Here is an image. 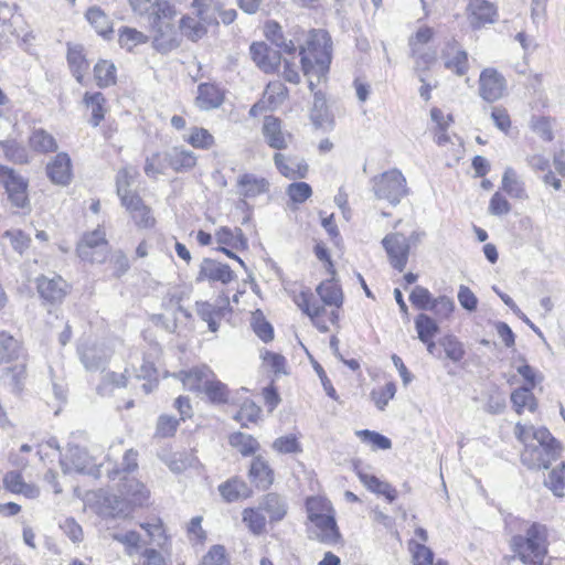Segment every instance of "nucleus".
Segmentation results:
<instances>
[{
  "label": "nucleus",
  "mask_w": 565,
  "mask_h": 565,
  "mask_svg": "<svg viewBox=\"0 0 565 565\" xmlns=\"http://www.w3.org/2000/svg\"><path fill=\"white\" fill-rule=\"evenodd\" d=\"M515 435L524 445L521 461L529 469H548L559 459L562 448L546 428L516 424Z\"/></svg>",
  "instance_id": "1"
},
{
  "label": "nucleus",
  "mask_w": 565,
  "mask_h": 565,
  "mask_svg": "<svg viewBox=\"0 0 565 565\" xmlns=\"http://www.w3.org/2000/svg\"><path fill=\"white\" fill-rule=\"evenodd\" d=\"M300 54L302 72L308 77L309 89L313 92L328 73L331 63V39L328 32L312 30L307 46L301 49Z\"/></svg>",
  "instance_id": "2"
},
{
  "label": "nucleus",
  "mask_w": 565,
  "mask_h": 565,
  "mask_svg": "<svg viewBox=\"0 0 565 565\" xmlns=\"http://www.w3.org/2000/svg\"><path fill=\"white\" fill-rule=\"evenodd\" d=\"M548 529L540 522H526L522 533L512 536L511 550L525 565H543L548 552Z\"/></svg>",
  "instance_id": "3"
},
{
  "label": "nucleus",
  "mask_w": 565,
  "mask_h": 565,
  "mask_svg": "<svg viewBox=\"0 0 565 565\" xmlns=\"http://www.w3.org/2000/svg\"><path fill=\"white\" fill-rule=\"evenodd\" d=\"M0 377L20 390L25 379V361L19 342L6 332L0 333Z\"/></svg>",
  "instance_id": "4"
},
{
  "label": "nucleus",
  "mask_w": 565,
  "mask_h": 565,
  "mask_svg": "<svg viewBox=\"0 0 565 565\" xmlns=\"http://www.w3.org/2000/svg\"><path fill=\"white\" fill-rule=\"evenodd\" d=\"M373 190L377 199L395 205L407 193L406 180L401 171L393 169L373 179Z\"/></svg>",
  "instance_id": "5"
},
{
  "label": "nucleus",
  "mask_w": 565,
  "mask_h": 565,
  "mask_svg": "<svg viewBox=\"0 0 565 565\" xmlns=\"http://www.w3.org/2000/svg\"><path fill=\"white\" fill-rule=\"evenodd\" d=\"M105 236V231L100 227L85 234L77 246L78 256L89 263H104L108 253Z\"/></svg>",
  "instance_id": "6"
},
{
  "label": "nucleus",
  "mask_w": 565,
  "mask_h": 565,
  "mask_svg": "<svg viewBox=\"0 0 565 565\" xmlns=\"http://www.w3.org/2000/svg\"><path fill=\"white\" fill-rule=\"evenodd\" d=\"M382 245L392 267L403 271L407 265L411 249L407 237L398 232L390 233L382 239Z\"/></svg>",
  "instance_id": "7"
},
{
  "label": "nucleus",
  "mask_w": 565,
  "mask_h": 565,
  "mask_svg": "<svg viewBox=\"0 0 565 565\" xmlns=\"http://www.w3.org/2000/svg\"><path fill=\"white\" fill-rule=\"evenodd\" d=\"M307 533L310 540H316L326 545H334L341 540L335 514L308 520Z\"/></svg>",
  "instance_id": "8"
},
{
  "label": "nucleus",
  "mask_w": 565,
  "mask_h": 565,
  "mask_svg": "<svg viewBox=\"0 0 565 565\" xmlns=\"http://www.w3.org/2000/svg\"><path fill=\"white\" fill-rule=\"evenodd\" d=\"M0 179L12 204L17 207H25L29 204L26 181L22 177L18 175L12 169L2 164H0Z\"/></svg>",
  "instance_id": "9"
},
{
  "label": "nucleus",
  "mask_w": 565,
  "mask_h": 565,
  "mask_svg": "<svg viewBox=\"0 0 565 565\" xmlns=\"http://www.w3.org/2000/svg\"><path fill=\"white\" fill-rule=\"evenodd\" d=\"M60 462L64 473H93L96 467L94 458L78 446H70Z\"/></svg>",
  "instance_id": "10"
},
{
  "label": "nucleus",
  "mask_w": 565,
  "mask_h": 565,
  "mask_svg": "<svg viewBox=\"0 0 565 565\" xmlns=\"http://www.w3.org/2000/svg\"><path fill=\"white\" fill-rule=\"evenodd\" d=\"M505 92V79L495 68H486L479 77V94L486 102L500 99Z\"/></svg>",
  "instance_id": "11"
},
{
  "label": "nucleus",
  "mask_w": 565,
  "mask_h": 565,
  "mask_svg": "<svg viewBox=\"0 0 565 565\" xmlns=\"http://www.w3.org/2000/svg\"><path fill=\"white\" fill-rule=\"evenodd\" d=\"M198 316L207 323L211 332L218 330V321L231 311L230 300L227 297L221 298L215 305L207 301H198L195 303Z\"/></svg>",
  "instance_id": "12"
},
{
  "label": "nucleus",
  "mask_w": 565,
  "mask_h": 565,
  "mask_svg": "<svg viewBox=\"0 0 565 565\" xmlns=\"http://www.w3.org/2000/svg\"><path fill=\"white\" fill-rule=\"evenodd\" d=\"M294 301L297 307L310 318L311 322L319 331L327 332L329 330L328 326L320 319L326 309L313 299V295L309 289L296 295Z\"/></svg>",
  "instance_id": "13"
},
{
  "label": "nucleus",
  "mask_w": 565,
  "mask_h": 565,
  "mask_svg": "<svg viewBox=\"0 0 565 565\" xmlns=\"http://www.w3.org/2000/svg\"><path fill=\"white\" fill-rule=\"evenodd\" d=\"M269 181L254 173H243L237 178V194L244 200H252L269 191Z\"/></svg>",
  "instance_id": "14"
},
{
  "label": "nucleus",
  "mask_w": 565,
  "mask_h": 565,
  "mask_svg": "<svg viewBox=\"0 0 565 565\" xmlns=\"http://www.w3.org/2000/svg\"><path fill=\"white\" fill-rule=\"evenodd\" d=\"M262 132L267 145L277 150L286 149L291 140V135L282 130L280 119L274 116L264 118Z\"/></svg>",
  "instance_id": "15"
},
{
  "label": "nucleus",
  "mask_w": 565,
  "mask_h": 565,
  "mask_svg": "<svg viewBox=\"0 0 565 565\" xmlns=\"http://www.w3.org/2000/svg\"><path fill=\"white\" fill-rule=\"evenodd\" d=\"M67 282L58 275L52 278L40 276L36 279V288L40 296L49 302H60L67 294Z\"/></svg>",
  "instance_id": "16"
},
{
  "label": "nucleus",
  "mask_w": 565,
  "mask_h": 565,
  "mask_svg": "<svg viewBox=\"0 0 565 565\" xmlns=\"http://www.w3.org/2000/svg\"><path fill=\"white\" fill-rule=\"evenodd\" d=\"M234 279V273L228 265L220 262L204 258L200 265V271L196 277V281H221L222 284H228Z\"/></svg>",
  "instance_id": "17"
},
{
  "label": "nucleus",
  "mask_w": 565,
  "mask_h": 565,
  "mask_svg": "<svg viewBox=\"0 0 565 565\" xmlns=\"http://www.w3.org/2000/svg\"><path fill=\"white\" fill-rule=\"evenodd\" d=\"M250 55L256 65L266 73L275 72L280 63L279 52L263 42L250 45Z\"/></svg>",
  "instance_id": "18"
},
{
  "label": "nucleus",
  "mask_w": 565,
  "mask_h": 565,
  "mask_svg": "<svg viewBox=\"0 0 565 565\" xmlns=\"http://www.w3.org/2000/svg\"><path fill=\"white\" fill-rule=\"evenodd\" d=\"M97 513L104 518L126 516L131 508L126 499L113 493L103 494L97 502Z\"/></svg>",
  "instance_id": "19"
},
{
  "label": "nucleus",
  "mask_w": 565,
  "mask_h": 565,
  "mask_svg": "<svg viewBox=\"0 0 565 565\" xmlns=\"http://www.w3.org/2000/svg\"><path fill=\"white\" fill-rule=\"evenodd\" d=\"M46 173L55 184L66 185L72 179L71 158L65 152H60L46 166Z\"/></svg>",
  "instance_id": "20"
},
{
  "label": "nucleus",
  "mask_w": 565,
  "mask_h": 565,
  "mask_svg": "<svg viewBox=\"0 0 565 565\" xmlns=\"http://www.w3.org/2000/svg\"><path fill=\"white\" fill-rule=\"evenodd\" d=\"M79 358L88 371L99 370L110 356L109 350L103 344L83 345L78 349Z\"/></svg>",
  "instance_id": "21"
},
{
  "label": "nucleus",
  "mask_w": 565,
  "mask_h": 565,
  "mask_svg": "<svg viewBox=\"0 0 565 565\" xmlns=\"http://www.w3.org/2000/svg\"><path fill=\"white\" fill-rule=\"evenodd\" d=\"M121 205L129 212L138 227L148 228L154 225L156 220L151 213V209L143 203L139 195L128 201L126 200Z\"/></svg>",
  "instance_id": "22"
},
{
  "label": "nucleus",
  "mask_w": 565,
  "mask_h": 565,
  "mask_svg": "<svg viewBox=\"0 0 565 565\" xmlns=\"http://www.w3.org/2000/svg\"><path fill=\"white\" fill-rule=\"evenodd\" d=\"M214 376V372L207 365L193 367L189 371H182L178 377L183 385L190 391L204 390L206 382Z\"/></svg>",
  "instance_id": "23"
},
{
  "label": "nucleus",
  "mask_w": 565,
  "mask_h": 565,
  "mask_svg": "<svg viewBox=\"0 0 565 565\" xmlns=\"http://www.w3.org/2000/svg\"><path fill=\"white\" fill-rule=\"evenodd\" d=\"M138 174V170L131 166L124 167L117 172L116 192L121 203L126 202V200L128 201L129 199L139 195L138 193L132 192L130 189L135 183Z\"/></svg>",
  "instance_id": "24"
},
{
  "label": "nucleus",
  "mask_w": 565,
  "mask_h": 565,
  "mask_svg": "<svg viewBox=\"0 0 565 565\" xmlns=\"http://www.w3.org/2000/svg\"><path fill=\"white\" fill-rule=\"evenodd\" d=\"M168 152L169 168L175 172H184L193 169L198 158L195 153L183 147H173Z\"/></svg>",
  "instance_id": "25"
},
{
  "label": "nucleus",
  "mask_w": 565,
  "mask_h": 565,
  "mask_svg": "<svg viewBox=\"0 0 565 565\" xmlns=\"http://www.w3.org/2000/svg\"><path fill=\"white\" fill-rule=\"evenodd\" d=\"M224 99L223 93L213 84H201L198 88L195 98L196 106L202 110H210L222 105Z\"/></svg>",
  "instance_id": "26"
},
{
  "label": "nucleus",
  "mask_w": 565,
  "mask_h": 565,
  "mask_svg": "<svg viewBox=\"0 0 565 565\" xmlns=\"http://www.w3.org/2000/svg\"><path fill=\"white\" fill-rule=\"evenodd\" d=\"M3 486L8 491L14 494H22L28 499H35L40 494L39 488L24 482L21 473L17 471H10L4 476Z\"/></svg>",
  "instance_id": "27"
},
{
  "label": "nucleus",
  "mask_w": 565,
  "mask_h": 565,
  "mask_svg": "<svg viewBox=\"0 0 565 565\" xmlns=\"http://www.w3.org/2000/svg\"><path fill=\"white\" fill-rule=\"evenodd\" d=\"M274 162L279 172L288 179H303L308 172V164L286 158L282 153H275Z\"/></svg>",
  "instance_id": "28"
},
{
  "label": "nucleus",
  "mask_w": 565,
  "mask_h": 565,
  "mask_svg": "<svg viewBox=\"0 0 565 565\" xmlns=\"http://www.w3.org/2000/svg\"><path fill=\"white\" fill-rule=\"evenodd\" d=\"M444 65L458 76H462L468 71V55L458 46L450 45L443 52Z\"/></svg>",
  "instance_id": "29"
},
{
  "label": "nucleus",
  "mask_w": 565,
  "mask_h": 565,
  "mask_svg": "<svg viewBox=\"0 0 565 565\" xmlns=\"http://www.w3.org/2000/svg\"><path fill=\"white\" fill-rule=\"evenodd\" d=\"M195 17L184 15L180 20V30L183 35H185L191 41H198L206 33L205 23L207 22V18L204 14H199L196 10H194Z\"/></svg>",
  "instance_id": "30"
},
{
  "label": "nucleus",
  "mask_w": 565,
  "mask_h": 565,
  "mask_svg": "<svg viewBox=\"0 0 565 565\" xmlns=\"http://www.w3.org/2000/svg\"><path fill=\"white\" fill-rule=\"evenodd\" d=\"M263 512H266L270 522H279L287 514V502L277 493L266 494L258 504Z\"/></svg>",
  "instance_id": "31"
},
{
  "label": "nucleus",
  "mask_w": 565,
  "mask_h": 565,
  "mask_svg": "<svg viewBox=\"0 0 565 565\" xmlns=\"http://www.w3.org/2000/svg\"><path fill=\"white\" fill-rule=\"evenodd\" d=\"M468 10L473 25L480 26L494 21L495 8L486 0H470Z\"/></svg>",
  "instance_id": "32"
},
{
  "label": "nucleus",
  "mask_w": 565,
  "mask_h": 565,
  "mask_svg": "<svg viewBox=\"0 0 565 565\" xmlns=\"http://www.w3.org/2000/svg\"><path fill=\"white\" fill-rule=\"evenodd\" d=\"M218 491L226 502H234L250 495L248 486L238 478H232L218 486Z\"/></svg>",
  "instance_id": "33"
},
{
  "label": "nucleus",
  "mask_w": 565,
  "mask_h": 565,
  "mask_svg": "<svg viewBox=\"0 0 565 565\" xmlns=\"http://www.w3.org/2000/svg\"><path fill=\"white\" fill-rule=\"evenodd\" d=\"M321 301L326 306L341 307L343 303V294L341 288L333 281V279H327L320 282L316 289Z\"/></svg>",
  "instance_id": "34"
},
{
  "label": "nucleus",
  "mask_w": 565,
  "mask_h": 565,
  "mask_svg": "<svg viewBox=\"0 0 565 565\" xmlns=\"http://www.w3.org/2000/svg\"><path fill=\"white\" fill-rule=\"evenodd\" d=\"M83 102L87 108L92 111V117L89 122L97 127L105 118V114L107 111L106 108V99L104 95L99 92L96 93H86L84 95Z\"/></svg>",
  "instance_id": "35"
},
{
  "label": "nucleus",
  "mask_w": 565,
  "mask_h": 565,
  "mask_svg": "<svg viewBox=\"0 0 565 565\" xmlns=\"http://www.w3.org/2000/svg\"><path fill=\"white\" fill-rule=\"evenodd\" d=\"M67 62L70 68L78 83L83 82L85 72L88 68V63L84 55L82 45H70L67 50Z\"/></svg>",
  "instance_id": "36"
},
{
  "label": "nucleus",
  "mask_w": 565,
  "mask_h": 565,
  "mask_svg": "<svg viewBox=\"0 0 565 565\" xmlns=\"http://www.w3.org/2000/svg\"><path fill=\"white\" fill-rule=\"evenodd\" d=\"M249 478L258 488L266 489L273 483V472L265 460L254 458L249 468Z\"/></svg>",
  "instance_id": "37"
},
{
  "label": "nucleus",
  "mask_w": 565,
  "mask_h": 565,
  "mask_svg": "<svg viewBox=\"0 0 565 565\" xmlns=\"http://www.w3.org/2000/svg\"><path fill=\"white\" fill-rule=\"evenodd\" d=\"M85 17L99 35L107 38L113 33V22L100 8H89Z\"/></svg>",
  "instance_id": "38"
},
{
  "label": "nucleus",
  "mask_w": 565,
  "mask_h": 565,
  "mask_svg": "<svg viewBox=\"0 0 565 565\" xmlns=\"http://www.w3.org/2000/svg\"><path fill=\"white\" fill-rule=\"evenodd\" d=\"M306 511L308 520L320 519L335 514L331 502L320 495L310 497L306 500Z\"/></svg>",
  "instance_id": "39"
},
{
  "label": "nucleus",
  "mask_w": 565,
  "mask_h": 565,
  "mask_svg": "<svg viewBox=\"0 0 565 565\" xmlns=\"http://www.w3.org/2000/svg\"><path fill=\"white\" fill-rule=\"evenodd\" d=\"M158 34L153 39V47L160 53H168L179 46L172 24L157 26Z\"/></svg>",
  "instance_id": "40"
},
{
  "label": "nucleus",
  "mask_w": 565,
  "mask_h": 565,
  "mask_svg": "<svg viewBox=\"0 0 565 565\" xmlns=\"http://www.w3.org/2000/svg\"><path fill=\"white\" fill-rule=\"evenodd\" d=\"M110 536L114 541L120 543L125 547V553L128 556L135 555L141 547V536L136 531L119 530L110 533Z\"/></svg>",
  "instance_id": "41"
},
{
  "label": "nucleus",
  "mask_w": 565,
  "mask_h": 565,
  "mask_svg": "<svg viewBox=\"0 0 565 565\" xmlns=\"http://www.w3.org/2000/svg\"><path fill=\"white\" fill-rule=\"evenodd\" d=\"M140 527L147 533L148 544H153L161 548L167 545L169 539L160 519L140 523Z\"/></svg>",
  "instance_id": "42"
},
{
  "label": "nucleus",
  "mask_w": 565,
  "mask_h": 565,
  "mask_svg": "<svg viewBox=\"0 0 565 565\" xmlns=\"http://www.w3.org/2000/svg\"><path fill=\"white\" fill-rule=\"evenodd\" d=\"M30 147L42 153L52 152L57 149L54 137L44 129H34L29 138Z\"/></svg>",
  "instance_id": "43"
},
{
  "label": "nucleus",
  "mask_w": 565,
  "mask_h": 565,
  "mask_svg": "<svg viewBox=\"0 0 565 565\" xmlns=\"http://www.w3.org/2000/svg\"><path fill=\"white\" fill-rule=\"evenodd\" d=\"M122 493H125L128 499H126L131 505H142L149 498V490L136 479H129L124 484Z\"/></svg>",
  "instance_id": "44"
},
{
  "label": "nucleus",
  "mask_w": 565,
  "mask_h": 565,
  "mask_svg": "<svg viewBox=\"0 0 565 565\" xmlns=\"http://www.w3.org/2000/svg\"><path fill=\"white\" fill-rule=\"evenodd\" d=\"M243 522L254 535L264 533L266 529V518L263 510L257 508H247L243 510Z\"/></svg>",
  "instance_id": "45"
},
{
  "label": "nucleus",
  "mask_w": 565,
  "mask_h": 565,
  "mask_svg": "<svg viewBox=\"0 0 565 565\" xmlns=\"http://www.w3.org/2000/svg\"><path fill=\"white\" fill-rule=\"evenodd\" d=\"M544 486L547 487L554 495L563 498L565 495V462L562 461L554 467L547 478L544 480Z\"/></svg>",
  "instance_id": "46"
},
{
  "label": "nucleus",
  "mask_w": 565,
  "mask_h": 565,
  "mask_svg": "<svg viewBox=\"0 0 565 565\" xmlns=\"http://www.w3.org/2000/svg\"><path fill=\"white\" fill-rule=\"evenodd\" d=\"M408 546L414 565H447V563L441 559L434 563L433 551L423 543H417L412 540Z\"/></svg>",
  "instance_id": "47"
},
{
  "label": "nucleus",
  "mask_w": 565,
  "mask_h": 565,
  "mask_svg": "<svg viewBox=\"0 0 565 565\" xmlns=\"http://www.w3.org/2000/svg\"><path fill=\"white\" fill-rule=\"evenodd\" d=\"M168 167V152H153L146 158L143 171L147 177L157 179Z\"/></svg>",
  "instance_id": "48"
},
{
  "label": "nucleus",
  "mask_w": 565,
  "mask_h": 565,
  "mask_svg": "<svg viewBox=\"0 0 565 565\" xmlns=\"http://www.w3.org/2000/svg\"><path fill=\"white\" fill-rule=\"evenodd\" d=\"M184 140L193 148L203 150H209L215 145L214 136L202 127H192Z\"/></svg>",
  "instance_id": "49"
},
{
  "label": "nucleus",
  "mask_w": 565,
  "mask_h": 565,
  "mask_svg": "<svg viewBox=\"0 0 565 565\" xmlns=\"http://www.w3.org/2000/svg\"><path fill=\"white\" fill-rule=\"evenodd\" d=\"M265 35L269 41H271L277 47L281 49L284 52H295V43L291 40L286 41L284 39L281 26L277 22L269 21L266 23Z\"/></svg>",
  "instance_id": "50"
},
{
  "label": "nucleus",
  "mask_w": 565,
  "mask_h": 565,
  "mask_svg": "<svg viewBox=\"0 0 565 565\" xmlns=\"http://www.w3.org/2000/svg\"><path fill=\"white\" fill-rule=\"evenodd\" d=\"M94 76L99 87H108L116 83V66L114 63L102 60L94 67Z\"/></svg>",
  "instance_id": "51"
},
{
  "label": "nucleus",
  "mask_w": 565,
  "mask_h": 565,
  "mask_svg": "<svg viewBox=\"0 0 565 565\" xmlns=\"http://www.w3.org/2000/svg\"><path fill=\"white\" fill-rule=\"evenodd\" d=\"M511 402L518 414H521L525 407L531 412H534L536 408L535 398L531 387L523 386L513 391L511 394Z\"/></svg>",
  "instance_id": "52"
},
{
  "label": "nucleus",
  "mask_w": 565,
  "mask_h": 565,
  "mask_svg": "<svg viewBox=\"0 0 565 565\" xmlns=\"http://www.w3.org/2000/svg\"><path fill=\"white\" fill-rule=\"evenodd\" d=\"M31 239L20 230L6 231L1 236V244L3 247L8 245L19 254H22L30 244Z\"/></svg>",
  "instance_id": "53"
},
{
  "label": "nucleus",
  "mask_w": 565,
  "mask_h": 565,
  "mask_svg": "<svg viewBox=\"0 0 565 565\" xmlns=\"http://www.w3.org/2000/svg\"><path fill=\"white\" fill-rule=\"evenodd\" d=\"M502 189L512 198L524 199L525 190L512 168H507L502 178Z\"/></svg>",
  "instance_id": "54"
},
{
  "label": "nucleus",
  "mask_w": 565,
  "mask_h": 565,
  "mask_svg": "<svg viewBox=\"0 0 565 565\" xmlns=\"http://www.w3.org/2000/svg\"><path fill=\"white\" fill-rule=\"evenodd\" d=\"M147 41L148 36L134 28L125 26L119 31L118 42L120 46L127 51H132L136 46Z\"/></svg>",
  "instance_id": "55"
},
{
  "label": "nucleus",
  "mask_w": 565,
  "mask_h": 565,
  "mask_svg": "<svg viewBox=\"0 0 565 565\" xmlns=\"http://www.w3.org/2000/svg\"><path fill=\"white\" fill-rule=\"evenodd\" d=\"M230 444L236 448L243 456L253 455L257 448L258 443L250 435L244 433H235L230 437Z\"/></svg>",
  "instance_id": "56"
},
{
  "label": "nucleus",
  "mask_w": 565,
  "mask_h": 565,
  "mask_svg": "<svg viewBox=\"0 0 565 565\" xmlns=\"http://www.w3.org/2000/svg\"><path fill=\"white\" fill-rule=\"evenodd\" d=\"M415 326L422 342H428L438 332V326L435 320L424 313L416 318Z\"/></svg>",
  "instance_id": "57"
},
{
  "label": "nucleus",
  "mask_w": 565,
  "mask_h": 565,
  "mask_svg": "<svg viewBox=\"0 0 565 565\" xmlns=\"http://www.w3.org/2000/svg\"><path fill=\"white\" fill-rule=\"evenodd\" d=\"M215 238L217 243L232 247H237L238 244H246V239L244 238L243 232L238 227H236L234 231L228 227H221L220 230L216 231Z\"/></svg>",
  "instance_id": "58"
},
{
  "label": "nucleus",
  "mask_w": 565,
  "mask_h": 565,
  "mask_svg": "<svg viewBox=\"0 0 565 565\" xmlns=\"http://www.w3.org/2000/svg\"><path fill=\"white\" fill-rule=\"evenodd\" d=\"M213 403H225L228 398V391L225 384L215 379V375L206 382L203 390Z\"/></svg>",
  "instance_id": "59"
},
{
  "label": "nucleus",
  "mask_w": 565,
  "mask_h": 565,
  "mask_svg": "<svg viewBox=\"0 0 565 565\" xmlns=\"http://www.w3.org/2000/svg\"><path fill=\"white\" fill-rule=\"evenodd\" d=\"M396 385L393 382L386 383L383 387L373 390L371 398L380 411H384L388 402L395 396Z\"/></svg>",
  "instance_id": "60"
},
{
  "label": "nucleus",
  "mask_w": 565,
  "mask_h": 565,
  "mask_svg": "<svg viewBox=\"0 0 565 565\" xmlns=\"http://www.w3.org/2000/svg\"><path fill=\"white\" fill-rule=\"evenodd\" d=\"M262 409L252 401H246L241 406L239 411L235 415V419L241 422L243 426H247V423H256L259 418Z\"/></svg>",
  "instance_id": "61"
},
{
  "label": "nucleus",
  "mask_w": 565,
  "mask_h": 565,
  "mask_svg": "<svg viewBox=\"0 0 565 565\" xmlns=\"http://www.w3.org/2000/svg\"><path fill=\"white\" fill-rule=\"evenodd\" d=\"M440 344L443 345L446 356L454 361L459 362L465 356V349L461 342H459L455 337L448 335L445 337Z\"/></svg>",
  "instance_id": "62"
},
{
  "label": "nucleus",
  "mask_w": 565,
  "mask_h": 565,
  "mask_svg": "<svg viewBox=\"0 0 565 565\" xmlns=\"http://www.w3.org/2000/svg\"><path fill=\"white\" fill-rule=\"evenodd\" d=\"M252 327L255 333L264 341H271L274 338V330L269 322H267L260 311L253 313Z\"/></svg>",
  "instance_id": "63"
},
{
  "label": "nucleus",
  "mask_w": 565,
  "mask_h": 565,
  "mask_svg": "<svg viewBox=\"0 0 565 565\" xmlns=\"http://www.w3.org/2000/svg\"><path fill=\"white\" fill-rule=\"evenodd\" d=\"M200 565H230L224 546L213 545L203 556Z\"/></svg>",
  "instance_id": "64"
}]
</instances>
